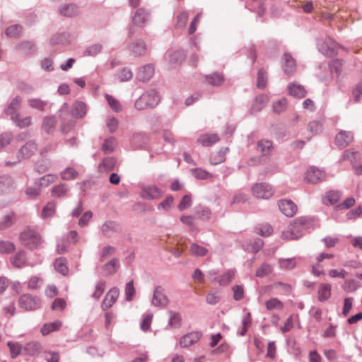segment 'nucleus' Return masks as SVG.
Returning a JSON list of instances; mask_svg holds the SVG:
<instances>
[{
    "label": "nucleus",
    "mask_w": 362,
    "mask_h": 362,
    "mask_svg": "<svg viewBox=\"0 0 362 362\" xmlns=\"http://www.w3.org/2000/svg\"><path fill=\"white\" fill-rule=\"evenodd\" d=\"M313 222L305 217H299L293 221L287 231L282 233L281 237L286 240H297L302 237L304 232L309 229Z\"/></svg>",
    "instance_id": "1"
},
{
    "label": "nucleus",
    "mask_w": 362,
    "mask_h": 362,
    "mask_svg": "<svg viewBox=\"0 0 362 362\" xmlns=\"http://www.w3.org/2000/svg\"><path fill=\"white\" fill-rule=\"evenodd\" d=\"M160 102V97L155 90H148L144 92L134 103V107L138 110L153 108Z\"/></svg>",
    "instance_id": "2"
},
{
    "label": "nucleus",
    "mask_w": 362,
    "mask_h": 362,
    "mask_svg": "<svg viewBox=\"0 0 362 362\" xmlns=\"http://www.w3.org/2000/svg\"><path fill=\"white\" fill-rule=\"evenodd\" d=\"M21 244L30 250L37 249L42 243L41 236L35 230L28 228L19 235Z\"/></svg>",
    "instance_id": "3"
},
{
    "label": "nucleus",
    "mask_w": 362,
    "mask_h": 362,
    "mask_svg": "<svg viewBox=\"0 0 362 362\" xmlns=\"http://www.w3.org/2000/svg\"><path fill=\"white\" fill-rule=\"evenodd\" d=\"M37 145L33 141H28L23 146H22L17 155V160L13 162L6 161V166H13L19 163L21 159L30 158L37 151Z\"/></svg>",
    "instance_id": "4"
},
{
    "label": "nucleus",
    "mask_w": 362,
    "mask_h": 362,
    "mask_svg": "<svg viewBox=\"0 0 362 362\" xmlns=\"http://www.w3.org/2000/svg\"><path fill=\"white\" fill-rule=\"evenodd\" d=\"M19 305L25 310H35L41 307V300L36 296L23 294L18 300Z\"/></svg>",
    "instance_id": "5"
},
{
    "label": "nucleus",
    "mask_w": 362,
    "mask_h": 362,
    "mask_svg": "<svg viewBox=\"0 0 362 362\" xmlns=\"http://www.w3.org/2000/svg\"><path fill=\"white\" fill-rule=\"evenodd\" d=\"M150 17V13L148 10L144 8H140L137 9L132 17V25L129 28V35L132 36L134 33V26H142L146 21H148Z\"/></svg>",
    "instance_id": "6"
},
{
    "label": "nucleus",
    "mask_w": 362,
    "mask_h": 362,
    "mask_svg": "<svg viewBox=\"0 0 362 362\" xmlns=\"http://www.w3.org/2000/svg\"><path fill=\"white\" fill-rule=\"evenodd\" d=\"M252 192L254 196L261 199H269L274 194L272 187L269 184L264 182L258 183L254 185L252 187Z\"/></svg>",
    "instance_id": "7"
},
{
    "label": "nucleus",
    "mask_w": 362,
    "mask_h": 362,
    "mask_svg": "<svg viewBox=\"0 0 362 362\" xmlns=\"http://www.w3.org/2000/svg\"><path fill=\"white\" fill-rule=\"evenodd\" d=\"M120 231L121 227L119 223L115 221H106L100 226L101 234L105 238H111L114 234L118 233Z\"/></svg>",
    "instance_id": "8"
},
{
    "label": "nucleus",
    "mask_w": 362,
    "mask_h": 362,
    "mask_svg": "<svg viewBox=\"0 0 362 362\" xmlns=\"http://www.w3.org/2000/svg\"><path fill=\"white\" fill-rule=\"evenodd\" d=\"M339 47V45L331 39H327L318 44V49L320 52L325 55L330 57L337 54L338 49Z\"/></svg>",
    "instance_id": "9"
},
{
    "label": "nucleus",
    "mask_w": 362,
    "mask_h": 362,
    "mask_svg": "<svg viewBox=\"0 0 362 362\" xmlns=\"http://www.w3.org/2000/svg\"><path fill=\"white\" fill-rule=\"evenodd\" d=\"M151 303L154 306L160 308H164L168 304V298L165 294L164 288L160 286L155 288Z\"/></svg>",
    "instance_id": "10"
},
{
    "label": "nucleus",
    "mask_w": 362,
    "mask_h": 362,
    "mask_svg": "<svg viewBox=\"0 0 362 362\" xmlns=\"http://www.w3.org/2000/svg\"><path fill=\"white\" fill-rule=\"evenodd\" d=\"M16 187V182L11 175H0V194H9L13 192Z\"/></svg>",
    "instance_id": "11"
},
{
    "label": "nucleus",
    "mask_w": 362,
    "mask_h": 362,
    "mask_svg": "<svg viewBox=\"0 0 362 362\" xmlns=\"http://www.w3.org/2000/svg\"><path fill=\"white\" fill-rule=\"evenodd\" d=\"M119 296V290L116 287L112 288L105 295L103 299L101 308L103 310H107L110 308L117 301Z\"/></svg>",
    "instance_id": "12"
},
{
    "label": "nucleus",
    "mask_w": 362,
    "mask_h": 362,
    "mask_svg": "<svg viewBox=\"0 0 362 362\" xmlns=\"http://www.w3.org/2000/svg\"><path fill=\"white\" fill-rule=\"evenodd\" d=\"M343 158L351 161L356 174L362 175V165L357 166L355 165L356 161L360 158V153L358 151H352L351 149L346 150L343 153Z\"/></svg>",
    "instance_id": "13"
},
{
    "label": "nucleus",
    "mask_w": 362,
    "mask_h": 362,
    "mask_svg": "<svg viewBox=\"0 0 362 362\" xmlns=\"http://www.w3.org/2000/svg\"><path fill=\"white\" fill-rule=\"evenodd\" d=\"M279 207L281 211L288 217L293 216L297 211V206L291 200H280Z\"/></svg>",
    "instance_id": "14"
},
{
    "label": "nucleus",
    "mask_w": 362,
    "mask_h": 362,
    "mask_svg": "<svg viewBox=\"0 0 362 362\" xmlns=\"http://www.w3.org/2000/svg\"><path fill=\"white\" fill-rule=\"evenodd\" d=\"M354 141V135L351 132L341 131L335 137V143L339 148H345Z\"/></svg>",
    "instance_id": "15"
},
{
    "label": "nucleus",
    "mask_w": 362,
    "mask_h": 362,
    "mask_svg": "<svg viewBox=\"0 0 362 362\" xmlns=\"http://www.w3.org/2000/svg\"><path fill=\"white\" fill-rule=\"evenodd\" d=\"M325 174L323 171L315 167H310L306 173L305 179L310 183H317L325 179Z\"/></svg>",
    "instance_id": "16"
},
{
    "label": "nucleus",
    "mask_w": 362,
    "mask_h": 362,
    "mask_svg": "<svg viewBox=\"0 0 362 362\" xmlns=\"http://www.w3.org/2000/svg\"><path fill=\"white\" fill-rule=\"evenodd\" d=\"M202 334L200 332H192L182 336L180 340V344L182 347L186 348L197 342Z\"/></svg>",
    "instance_id": "17"
},
{
    "label": "nucleus",
    "mask_w": 362,
    "mask_h": 362,
    "mask_svg": "<svg viewBox=\"0 0 362 362\" xmlns=\"http://www.w3.org/2000/svg\"><path fill=\"white\" fill-rule=\"evenodd\" d=\"M162 192L155 185H148L142 189L141 196L146 199H156L161 197Z\"/></svg>",
    "instance_id": "18"
},
{
    "label": "nucleus",
    "mask_w": 362,
    "mask_h": 362,
    "mask_svg": "<svg viewBox=\"0 0 362 362\" xmlns=\"http://www.w3.org/2000/svg\"><path fill=\"white\" fill-rule=\"evenodd\" d=\"M79 8L73 3L65 4L59 6V13L64 17H74L79 13Z\"/></svg>",
    "instance_id": "19"
},
{
    "label": "nucleus",
    "mask_w": 362,
    "mask_h": 362,
    "mask_svg": "<svg viewBox=\"0 0 362 362\" xmlns=\"http://www.w3.org/2000/svg\"><path fill=\"white\" fill-rule=\"evenodd\" d=\"M120 267L119 260L114 257L107 262L103 267L102 269L105 276H112L115 274Z\"/></svg>",
    "instance_id": "20"
},
{
    "label": "nucleus",
    "mask_w": 362,
    "mask_h": 362,
    "mask_svg": "<svg viewBox=\"0 0 362 362\" xmlns=\"http://www.w3.org/2000/svg\"><path fill=\"white\" fill-rule=\"evenodd\" d=\"M11 264L16 268H22L27 264L26 253L23 250H18L14 255L11 257Z\"/></svg>",
    "instance_id": "21"
},
{
    "label": "nucleus",
    "mask_w": 362,
    "mask_h": 362,
    "mask_svg": "<svg viewBox=\"0 0 362 362\" xmlns=\"http://www.w3.org/2000/svg\"><path fill=\"white\" fill-rule=\"evenodd\" d=\"M21 100L19 97L14 98L11 103L7 105V107L4 110V112L10 115L11 119H16V116L18 114L16 112L17 110L19 109L21 106Z\"/></svg>",
    "instance_id": "22"
},
{
    "label": "nucleus",
    "mask_w": 362,
    "mask_h": 362,
    "mask_svg": "<svg viewBox=\"0 0 362 362\" xmlns=\"http://www.w3.org/2000/svg\"><path fill=\"white\" fill-rule=\"evenodd\" d=\"M154 74V67L151 64H147L142 66L137 75L136 78L140 81H148L151 79Z\"/></svg>",
    "instance_id": "23"
},
{
    "label": "nucleus",
    "mask_w": 362,
    "mask_h": 362,
    "mask_svg": "<svg viewBox=\"0 0 362 362\" xmlns=\"http://www.w3.org/2000/svg\"><path fill=\"white\" fill-rule=\"evenodd\" d=\"M332 286L329 284H320L317 291V298L320 302L328 300L331 296Z\"/></svg>",
    "instance_id": "24"
},
{
    "label": "nucleus",
    "mask_w": 362,
    "mask_h": 362,
    "mask_svg": "<svg viewBox=\"0 0 362 362\" xmlns=\"http://www.w3.org/2000/svg\"><path fill=\"white\" fill-rule=\"evenodd\" d=\"M284 62L282 65L283 70L286 74H291L296 70V62L290 54H284Z\"/></svg>",
    "instance_id": "25"
},
{
    "label": "nucleus",
    "mask_w": 362,
    "mask_h": 362,
    "mask_svg": "<svg viewBox=\"0 0 362 362\" xmlns=\"http://www.w3.org/2000/svg\"><path fill=\"white\" fill-rule=\"evenodd\" d=\"M57 122V121L54 116L45 117L42 123V129L49 134L54 130Z\"/></svg>",
    "instance_id": "26"
},
{
    "label": "nucleus",
    "mask_w": 362,
    "mask_h": 362,
    "mask_svg": "<svg viewBox=\"0 0 362 362\" xmlns=\"http://www.w3.org/2000/svg\"><path fill=\"white\" fill-rule=\"evenodd\" d=\"M72 115L76 118L83 117L87 112V106L82 101H76L73 105Z\"/></svg>",
    "instance_id": "27"
},
{
    "label": "nucleus",
    "mask_w": 362,
    "mask_h": 362,
    "mask_svg": "<svg viewBox=\"0 0 362 362\" xmlns=\"http://www.w3.org/2000/svg\"><path fill=\"white\" fill-rule=\"evenodd\" d=\"M204 78L206 83L214 86H220L224 81L223 75L218 72H214L211 74L206 75Z\"/></svg>",
    "instance_id": "28"
},
{
    "label": "nucleus",
    "mask_w": 362,
    "mask_h": 362,
    "mask_svg": "<svg viewBox=\"0 0 362 362\" xmlns=\"http://www.w3.org/2000/svg\"><path fill=\"white\" fill-rule=\"evenodd\" d=\"M288 90L291 95L298 98H302L306 95V90L304 87L300 84L290 83L288 86Z\"/></svg>",
    "instance_id": "29"
},
{
    "label": "nucleus",
    "mask_w": 362,
    "mask_h": 362,
    "mask_svg": "<svg viewBox=\"0 0 362 362\" xmlns=\"http://www.w3.org/2000/svg\"><path fill=\"white\" fill-rule=\"evenodd\" d=\"M15 221L16 214L13 212L11 211L6 214L0 221V230H4L10 228L13 226Z\"/></svg>",
    "instance_id": "30"
},
{
    "label": "nucleus",
    "mask_w": 362,
    "mask_h": 362,
    "mask_svg": "<svg viewBox=\"0 0 362 362\" xmlns=\"http://www.w3.org/2000/svg\"><path fill=\"white\" fill-rule=\"evenodd\" d=\"M54 268L61 274L65 276L69 272L67 267V260L65 257L57 258L54 261Z\"/></svg>",
    "instance_id": "31"
},
{
    "label": "nucleus",
    "mask_w": 362,
    "mask_h": 362,
    "mask_svg": "<svg viewBox=\"0 0 362 362\" xmlns=\"http://www.w3.org/2000/svg\"><path fill=\"white\" fill-rule=\"evenodd\" d=\"M16 250L15 244L9 240H0V254L8 255Z\"/></svg>",
    "instance_id": "32"
},
{
    "label": "nucleus",
    "mask_w": 362,
    "mask_h": 362,
    "mask_svg": "<svg viewBox=\"0 0 362 362\" xmlns=\"http://www.w3.org/2000/svg\"><path fill=\"white\" fill-rule=\"evenodd\" d=\"M62 326V322L59 321H55L50 323L45 324L41 328V333L42 335L45 336L49 334V333L57 331L60 329Z\"/></svg>",
    "instance_id": "33"
},
{
    "label": "nucleus",
    "mask_w": 362,
    "mask_h": 362,
    "mask_svg": "<svg viewBox=\"0 0 362 362\" xmlns=\"http://www.w3.org/2000/svg\"><path fill=\"white\" fill-rule=\"evenodd\" d=\"M51 166V160L48 158H42L35 164V169L39 173H43L48 170Z\"/></svg>",
    "instance_id": "34"
},
{
    "label": "nucleus",
    "mask_w": 362,
    "mask_h": 362,
    "mask_svg": "<svg viewBox=\"0 0 362 362\" xmlns=\"http://www.w3.org/2000/svg\"><path fill=\"white\" fill-rule=\"evenodd\" d=\"M235 278V271L230 269L219 276L218 283L220 286H224L229 284Z\"/></svg>",
    "instance_id": "35"
},
{
    "label": "nucleus",
    "mask_w": 362,
    "mask_h": 362,
    "mask_svg": "<svg viewBox=\"0 0 362 362\" xmlns=\"http://www.w3.org/2000/svg\"><path fill=\"white\" fill-rule=\"evenodd\" d=\"M170 317L168 325L173 328H179L182 324V317L179 313L169 311Z\"/></svg>",
    "instance_id": "36"
},
{
    "label": "nucleus",
    "mask_w": 362,
    "mask_h": 362,
    "mask_svg": "<svg viewBox=\"0 0 362 362\" xmlns=\"http://www.w3.org/2000/svg\"><path fill=\"white\" fill-rule=\"evenodd\" d=\"M218 139L217 134H204L198 139V141L203 146H209L217 142Z\"/></svg>",
    "instance_id": "37"
},
{
    "label": "nucleus",
    "mask_w": 362,
    "mask_h": 362,
    "mask_svg": "<svg viewBox=\"0 0 362 362\" xmlns=\"http://www.w3.org/2000/svg\"><path fill=\"white\" fill-rule=\"evenodd\" d=\"M16 48L23 54H29L34 52L35 45L30 42H23L18 44Z\"/></svg>",
    "instance_id": "38"
},
{
    "label": "nucleus",
    "mask_w": 362,
    "mask_h": 362,
    "mask_svg": "<svg viewBox=\"0 0 362 362\" xmlns=\"http://www.w3.org/2000/svg\"><path fill=\"white\" fill-rule=\"evenodd\" d=\"M132 50L138 56L144 55L146 51V45L144 42L138 40L132 44Z\"/></svg>",
    "instance_id": "39"
},
{
    "label": "nucleus",
    "mask_w": 362,
    "mask_h": 362,
    "mask_svg": "<svg viewBox=\"0 0 362 362\" xmlns=\"http://www.w3.org/2000/svg\"><path fill=\"white\" fill-rule=\"evenodd\" d=\"M28 103L32 108L38 110L40 111H44L47 105V102L42 100L40 98H31L28 100Z\"/></svg>",
    "instance_id": "40"
},
{
    "label": "nucleus",
    "mask_w": 362,
    "mask_h": 362,
    "mask_svg": "<svg viewBox=\"0 0 362 362\" xmlns=\"http://www.w3.org/2000/svg\"><path fill=\"white\" fill-rule=\"evenodd\" d=\"M41 349V345L39 342L31 341L27 343L24 346V350L28 355L34 356L37 354Z\"/></svg>",
    "instance_id": "41"
},
{
    "label": "nucleus",
    "mask_w": 362,
    "mask_h": 362,
    "mask_svg": "<svg viewBox=\"0 0 362 362\" xmlns=\"http://www.w3.org/2000/svg\"><path fill=\"white\" fill-rule=\"evenodd\" d=\"M341 197V193L339 191H329L327 192L324 202H327L330 204H334L338 202Z\"/></svg>",
    "instance_id": "42"
},
{
    "label": "nucleus",
    "mask_w": 362,
    "mask_h": 362,
    "mask_svg": "<svg viewBox=\"0 0 362 362\" xmlns=\"http://www.w3.org/2000/svg\"><path fill=\"white\" fill-rule=\"evenodd\" d=\"M188 21V13L187 11H182L176 16V23L175 28L177 29L184 28Z\"/></svg>",
    "instance_id": "43"
},
{
    "label": "nucleus",
    "mask_w": 362,
    "mask_h": 362,
    "mask_svg": "<svg viewBox=\"0 0 362 362\" xmlns=\"http://www.w3.org/2000/svg\"><path fill=\"white\" fill-rule=\"evenodd\" d=\"M56 211V204L54 202H48L42 209V216L44 218L52 217Z\"/></svg>",
    "instance_id": "44"
},
{
    "label": "nucleus",
    "mask_w": 362,
    "mask_h": 362,
    "mask_svg": "<svg viewBox=\"0 0 362 362\" xmlns=\"http://www.w3.org/2000/svg\"><path fill=\"white\" fill-rule=\"evenodd\" d=\"M343 65V60L335 59L331 61V62L329 64V67L331 72L334 71L337 76H339L341 73Z\"/></svg>",
    "instance_id": "45"
},
{
    "label": "nucleus",
    "mask_w": 362,
    "mask_h": 362,
    "mask_svg": "<svg viewBox=\"0 0 362 362\" xmlns=\"http://www.w3.org/2000/svg\"><path fill=\"white\" fill-rule=\"evenodd\" d=\"M105 284L106 283L104 280H100L97 282L95 286V291L92 295V297L95 300H98L101 297L105 291Z\"/></svg>",
    "instance_id": "46"
},
{
    "label": "nucleus",
    "mask_w": 362,
    "mask_h": 362,
    "mask_svg": "<svg viewBox=\"0 0 362 362\" xmlns=\"http://www.w3.org/2000/svg\"><path fill=\"white\" fill-rule=\"evenodd\" d=\"M266 308L269 310H282L284 308V303L276 298H273L266 301Z\"/></svg>",
    "instance_id": "47"
},
{
    "label": "nucleus",
    "mask_w": 362,
    "mask_h": 362,
    "mask_svg": "<svg viewBox=\"0 0 362 362\" xmlns=\"http://www.w3.org/2000/svg\"><path fill=\"white\" fill-rule=\"evenodd\" d=\"M132 77L133 73L127 68H123L117 74V78L120 82L129 81Z\"/></svg>",
    "instance_id": "48"
},
{
    "label": "nucleus",
    "mask_w": 362,
    "mask_h": 362,
    "mask_svg": "<svg viewBox=\"0 0 362 362\" xmlns=\"http://www.w3.org/2000/svg\"><path fill=\"white\" fill-rule=\"evenodd\" d=\"M272 272V267L268 263H263L256 272V276L262 278L269 274Z\"/></svg>",
    "instance_id": "49"
},
{
    "label": "nucleus",
    "mask_w": 362,
    "mask_h": 362,
    "mask_svg": "<svg viewBox=\"0 0 362 362\" xmlns=\"http://www.w3.org/2000/svg\"><path fill=\"white\" fill-rule=\"evenodd\" d=\"M190 252L195 256L204 257L208 253V249L197 243H193L190 247Z\"/></svg>",
    "instance_id": "50"
},
{
    "label": "nucleus",
    "mask_w": 362,
    "mask_h": 362,
    "mask_svg": "<svg viewBox=\"0 0 362 362\" xmlns=\"http://www.w3.org/2000/svg\"><path fill=\"white\" fill-rule=\"evenodd\" d=\"M116 252V248L111 245H106L103 247L101 252L100 253L99 260L100 262L105 261V259L111 255H113Z\"/></svg>",
    "instance_id": "51"
},
{
    "label": "nucleus",
    "mask_w": 362,
    "mask_h": 362,
    "mask_svg": "<svg viewBox=\"0 0 362 362\" xmlns=\"http://www.w3.org/2000/svg\"><path fill=\"white\" fill-rule=\"evenodd\" d=\"M136 294V290L134 286L133 280L127 283L125 286V299L127 301H131L134 299Z\"/></svg>",
    "instance_id": "52"
},
{
    "label": "nucleus",
    "mask_w": 362,
    "mask_h": 362,
    "mask_svg": "<svg viewBox=\"0 0 362 362\" xmlns=\"http://www.w3.org/2000/svg\"><path fill=\"white\" fill-rule=\"evenodd\" d=\"M169 62L171 64H177L181 63L185 59V54L181 51H177L169 54Z\"/></svg>",
    "instance_id": "53"
},
{
    "label": "nucleus",
    "mask_w": 362,
    "mask_h": 362,
    "mask_svg": "<svg viewBox=\"0 0 362 362\" xmlns=\"http://www.w3.org/2000/svg\"><path fill=\"white\" fill-rule=\"evenodd\" d=\"M69 191L68 187L65 184H60L54 186L52 189V194L57 197L64 196Z\"/></svg>",
    "instance_id": "54"
},
{
    "label": "nucleus",
    "mask_w": 362,
    "mask_h": 362,
    "mask_svg": "<svg viewBox=\"0 0 362 362\" xmlns=\"http://www.w3.org/2000/svg\"><path fill=\"white\" fill-rule=\"evenodd\" d=\"M105 98L108 105L112 110L117 112L122 110V105L116 98L108 94H106Z\"/></svg>",
    "instance_id": "55"
},
{
    "label": "nucleus",
    "mask_w": 362,
    "mask_h": 362,
    "mask_svg": "<svg viewBox=\"0 0 362 362\" xmlns=\"http://www.w3.org/2000/svg\"><path fill=\"white\" fill-rule=\"evenodd\" d=\"M115 144V139L113 137L107 138L104 141L102 150L106 153H112L114 151Z\"/></svg>",
    "instance_id": "56"
},
{
    "label": "nucleus",
    "mask_w": 362,
    "mask_h": 362,
    "mask_svg": "<svg viewBox=\"0 0 362 362\" xmlns=\"http://www.w3.org/2000/svg\"><path fill=\"white\" fill-rule=\"evenodd\" d=\"M103 49V46L100 44H94L86 48L84 55L94 57L99 54Z\"/></svg>",
    "instance_id": "57"
},
{
    "label": "nucleus",
    "mask_w": 362,
    "mask_h": 362,
    "mask_svg": "<svg viewBox=\"0 0 362 362\" xmlns=\"http://www.w3.org/2000/svg\"><path fill=\"white\" fill-rule=\"evenodd\" d=\"M279 265L281 269L289 270L296 267V261L295 258L281 259Z\"/></svg>",
    "instance_id": "58"
},
{
    "label": "nucleus",
    "mask_w": 362,
    "mask_h": 362,
    "mask_svg": "<svg viewBox=\"0 0 362 362\" xmlns=\"http://www.w3.org/2000/svg\"><path fill=\"white\" fill-rule=\"evenodd\" d=\"M78 176V172L73 168H67L61 173L63 180H69L75 179Z\"/></svg>",
    "instance_id": "59"
},
{
    "label": "nucleus",
    "mask_w": 362,
    "mask_h": 362,
    "mask_svg": "<svg viewBox=\"0 0 362 362\" xmlns=\"http://www.w3.org/2000/svg\"><path fill=\"white\" fill-rule=\"evenodd\" d=\"M267 77L266 71L263 69H259L257 73V87L259 88H265V86L267 85Z\"/></svg>",
    "instance_id": "60"
},
{
    "label": "nucleus",
    "mask_w": 362,
    "mask_h": 362,
    "mask_svg": "<svg viewBox=\"0 0 362 362\" xmlns=\"http://www.w3.org/2000/svg\"><path fill=\"white\" fill-rule=\"evenodd\" d=\"M57 178V175L52 174H47L42 177L38 180V184L42 187H47L51 183L54 182Z\"/></svg>",
    "instance_id": "61"
},
{
    "label": "nucleus",
    "mask_w": 362,
    "mask_h": 362,
    "mask_svg": "<svg viewBox=\"0 0 362 362\" xmlns=\"http://www.w3.org/2000/svg\"><path fill=\"white\" fill-rule=\"evenodd\" d=\"M8 346L9 347L11 355L13 358H16L21 352L22 346L18 343L8 341Z\"/></svg>",
    "instance_id": "62"
},
{
    "label": "nucleus",
    "mask_w": 362,
    "mask_h": 362,
    "mask_svg": "<svg viewBox=\"0 0 362 362\" xmlns=\"http://www.w3.org/2000/svg\"><path fill=\"white\" fill-rule=\"evenodd\" d=\"M287 106V100L285 98H281V100L276 101L273 105L274 112L276 113H281L284 111Z\"/></svg>",
    "instance_id": "63"
},
{
    "label": "nucleus",
    "mask_w": 362,
    "mask_h": 362,
    "mask_svg": "<svg viewBox=\"0 0 362 362\" xmlns=\"http://www.w3.org/2000/svg\"><path fill=\"white\" fill-rule=\"evenodd\" d=\"M43 357L47 362H59L60 358L58 352L52 351H45Z\"/></svg>",
    "instance_id": "64"
}]
</instances>
